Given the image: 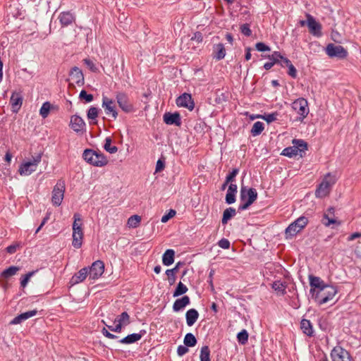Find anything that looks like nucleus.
<instances>
[{"mask_svg":"<svg viewBox=\"0 0 361 361\" xmlns=\"http://www.w3.org/2000/svg\"><path fill=\"white\" fill-rule=\"evenodd\" d=\"M336 293L337 290L334 286L326 285L325 287L317 290V292L312 295V297L321 305L331 300Z\"/></svg>","mask_w":361,"mask_h":361,"instance_id":"nucleus-1","label":"nucleus"},{"mask_svg":"<svg viewBox=\"0 0 361 361\" xmlns=\"http://www.w3.org/2000/svg\"><path fill=\"white\" fill-rule=\"evenodd\" d=\"M257 192L254 188L247 189L242 186L240 189V204L238 210L247 209L257 199Z\"/></svg>","mask_w":361,"mask_h":361,"instance_id":"nucleus-2","label":"nucleus"},{"mask_svg":"<svg viewBox=\"0 0 361 361\" xmlns=\"http://www.w3.org/2000/svg\"><path fill=\"white\" fill-rule=\"evenodd\" d=\"M293 146L285 148L281 154L286 157H292L293 156L300 155L302 157V154L307 149V143L302 140L294 139L293 140Z\"/></svg>","mask_w":361,"mask_h":361,"instance_id":"nucleus-3","label":"nucleus"},{"mask_svg":"<svg viewBox=\"0 0 361 361\" xmlns=\"http://www.w3.org/2000/svg\"><path fill=\"white\" fill-rule=\"evenodd\" d=\"M82 157L87 162L95 166L102 167L108 163L104 155L92 149H85Z\"/></svg>","mask_w":361,"mask_h":361,"instance_id":"nucleus-4","label":"nucleus"},{"mask_svg":"<svg viewBox=\"0 0 361 361\" xmlns=\"http://www.w3.org/2000/svg\"><path fill=\"white\" fill-rule=\"evenodd\" d=\"M335 177L331 176L330 173H327L315 191L316 197L323 198L327 196L331 191V187L335 184Z\"/></svg>","mask_w":361,"mask_h":361,"instance_id":"nucleus-5","label":"nucleus"},{"mask_svg":"<svg viewBox=\"0 0 361 361\" xmlns=\"http://www.w3.org/2000/svg\"><path fill=\"white\" fill-rule=\"evenodd\" d=\"M308 220L305 216H300L290 224L286 229V238H292L301 231L307 224Z\"/></svg>","mask_w":361,"mask_h":361,"instance_id":"nucleus-6","label":"nucleus"},{"mask_svg":"<svg viewBox=\"0 0 361 361\" xmlns=\"http://www.w3.org/2000/svg\"><path fill=\"white\" fill-rule=\"evenodd\" d=\"M41 154H38L37 157L33 158L32 160L22 163L18 169L20 175L27 176L35 171L38 164L41 161Z\"/></svg>","mask_w":361,"mask_h":361,"instance_id":"nucleus-7","label":"nucleus"},{"mask_svg":"<svg viewBox=\"0 0 361 361\" xmlns=\"http://www.w3.org/2000/svg\"><path fill=\"white\" fill-rule=\"evenodd\" d=\"M292 108L300 115V121H302L309 114L308 102L304 98L295 99L292 104Z\"/></svg>","mask_w":361,"mask_h":361,"instance_id":"nucleus-8","label":"nucleus"},{"mask_svg":"<svg viewBox=\"0 0 361 361\" xmlns=\"http://www.w3.org/2000/svg\"><path fill=\"white\" fill-rule=\"evenodd\" d=\"M65 192V183L62 180H59L56 185L54 187L51 196V202L54 206L61 205L64 197Z\"/></svg>","mask_w":361,"mask_h":361,"instance_id":"nucleus-9","label":"nucleus"},{"mask_svg":"<svg viewBox=\"0 0 361 361\" xmlns=\"http://www.w3.org/2000/svg\"><path fill=\"white\" fill-rule=\"evenodd\" d=\"M326 54L331 57L344 59L348 55V51L341 45L329 44L326 47Z\"/></svg>","mask_w":361,"mask_h":361,"instance_id":"nucleus-10","label":"nucleus"},{"mask_svg":"<svg viewBox=\"0 0 361 361\" xmlns=\"http://www.w3.org/2000/svg\"><path fill=\"white\" fill-rule=\"evenodd\" d=\"M104 264L101 260L95 261L92 263V266L88 269L89 278L90 279H97L104 273Z\"/></svg>","mask_w":361,"mask_h":361,"instance_id":"nucleus-11","label":"nucleus"},{"mask_svg":"<svg viewBox=\"0 0 361 361\" xmlns=\"http://www.w3.org/2000/svg\"><path fill=\"white\" fill-rule=\"evenodd\" d=\"M333 361H352L350 353L340 346L335 347L331 353Z\"/></svg>","mask_w":361,"mask_h":361,"instance_id":"nucleus-12","label":"nucleus"},{"mask_svg":"<svg viewBox=\"0 0 361 361\" xmlns=\"http://www.w3.org/2000/svg\"><path fill=\"white\" fill-rule=\"evenodd\" d=\"M102 107L104 109L107 115L111 114L116 119L118 116V111L116 108L114 101L106 96L102 97Z\"/></svg>","mask_w":361,"mask_h":361,"instance_id":"nucleus-13","label":"nucleus"},{"mask_svg":"<svg viewBox=\"0 0 361 361\" xmlns=\"http://www.w3.org/2000/svg\"><path fill=\"white\" fill-rule=\"evenodd\" d=\"M176 104L179 107H184L190 111L193 110L195 103L190 94L183 93L176 99Z\"/></svg>","mask_w":361,"mask_h":361,"instance_id":"nucleus-14","label":"nucleus"},{"mask_svg":"<svg viewBox=\"0 0 361 361\" xmlns=\"http://www.w3.org/2000/svg\"><path fill=\"white\" fill-rule=\"evenodd\" d=\"M307 25L308 26L310 32L314 36L319 37L322 35V25L319 23L317 22L313 16L310 14H306Z\"/></svg>","mask_w":361,"mask_h":361,"instance_id":"nucleus-15","label":"nucleus"},{"mask_svg":"<svg viewBox=\"0 0 361 361\" xmlns=\"http://www.w3.org/2000/svg\"><path fill=\"white\" fill-rule=\"evenodd\" d=\"M116 99L119 107L125 112L129 113L133 110V105L130 103L128 96L123 92H118Z\"/></svg>","mask_w":361,"mask_h":361,"instance_id":"nucleus-16","label":"nucleus"},{"mask_svg":"<svg viewBox=\"0 0 361 361\" xmlns=\"http://www.w3.org/2000/svg\"><path fill=\"white\" fill-rule=\"evenodd\" d=\"M70 127L78 133H83L85 132L86 124L80 116L73 115L71 117Z\"/></svg>","mask_w":361,"mask_h":361,"instance_id":"nucleus-17","label":"nucleus"},{"mask_svg":"<svg viewBox=\"0 0 361 361\" xmlns=\"http://www.w3.org/2000/svg\"><path fill=\"white\" fill-rule=\"evenodd\" d=\"M114 323L116 324L115 329H111V331L118 333L121 332L123 326L130 324V317L128 314L126 312H123L115 319Z\"/></svg>","mask_w":361,"mask_h":361,"instance_id":"nucleus-18","label":"nucleus"},{"mask_svg":"<svg viewBox=\"0 0 361 361\" xmlns=\"http://www.w3.org/2000/svg\"><path fill=\"white\" fill-rule=\"evenodd\" d=\"M310 293L311 295L314 294L317 290H319L320 288H322L326 286L324 281H322L319 277L310 276Z\"/></svg>","mask_w":361,"mask_h":361,"instance_id":"nucleus-19","label":"nucleus"},{"mask_svg":"<svg viewBox=\"0 0 361 361\" xmlns=\"http://www.w3.org/2000/svg\"><path fill=\"white\" fill-rule=\"evenodd\" d=\"M164 121L167 125H176L180 126L181 124L180 116L178 113H165L163 116Z\"/></svg>","mask_w":361,"mask_h":361,"instance_id":"nucleus-20","label":"nucleus"},{"mask_svg":"<svg viewBox=\"0 0 361 361\" xmlns=\"http://www.w3.org/2000/svg\"><path fill=\"white\" fill-rule=\"evenodd\" d=\"M190 303V299L188 295H184L180 298L175 300L173 305V310L175 312H178L185 309Z\"/></svg>","mask_w":361,"mask_h":361,"instance_id":"nucleus-21","label":"nucleus"},{"mask_svg":"<svg viewBox=\"0 0 361 361\" xmlns=\"http://www.w3.org/2000/svg\"><path fill=\"white\" fill-rule=\"evenodd\" d=\"M70 77L73 82H75L78 85H83L84 84V76L82 71L75 66L70 71Z\"/></svg>","mask_w":361,"mask_h":361,"instance_id":"nucleus-22","label":"nucleus"},{"mask_svg":"<svg viewBox=\"0 0 361 361\" xmlns=\"http://www.w3.org/2000/svg\"><path fill=\"white\" fill-rule=\"evenodd\" d=\"M84 239L83 231H73L72 233V245L75 249H79L82 247Z\"/></svg>","mask_w":361,"mask_h":361,"instance_id":"nucleus-23","label":"nucleus"},{"mask_svg":"<svg viewBox=\"0 0 361 361\" xmlns=\"http://www.w3.org/2000/svg\"><path fill=\"white\" fill-rule=\"evenodd\" d=\"M36 314H37V310H35L22 313V314L18 315L17 317H14L10 322V324L16 325V324H20L22 322L25 321L26 319L35 316Z\"/></svg>","mask_w":361,"mask_h":361,"instance_id":"nucleus-24","label":"nucleus"},{"mask_svg":"<svg viewBox=\"0 0 361 361\" xmlns=\"http://www.w3.org/2000/svg\"><path fill=\"white\" fill-rule=\"evenodd\" d=\"M10 104H11L13 111L17 112L23 104V97L20 93L13 92L10 99Z\"/></svg>","mask_w":361,"mask_h":361,"instance_id":"nucleus-25","label":"nucleus"},{"mask_svg":"<svg viewBox=\"0 0 361 361\" xmlns=\"http://www.w3.org/2000/svg\"><path fill=\"white\" fill-rule=\"evenodd\" d=\"M58 18L63 27L71 25L75 20L74 15L69 11L61 13Z\"/></svg>","mask_w":361,"mask_h":361,"instance_id":"nucleus-26","label":"nucleus"},{"mask_svg":"<svg viewBox=\"0 0 361 361\" xmlns=\"http://www.w3.org/2000/svg\"><path fill=\"white\" fill-rule=\"evenodd\" d=\"M87 275H89L88 268H82L71 278V283L73 285L79 283L83 281Z\"/></svg>","mask_w":361,"mask_h":361,"instance_id":"nucleus-27","label":"nucleus"},{"mask_svg":"<svg viewBox=\"0 0 361 361\" xmlns=\"http://www.w3.org/2000/svg\"><path fill=\"white\" fill-rule=\"evenodd\" d=\"M300 329L303 334L307 336L312 337L314 336V329L312 323L310 320L303 319L300 322Z\"/></svg>","mask_w":361,"mask_h":361,"instance_id":"nucleus-28","label":"nucleus"},{"mask_svg":"<svg viewBox=\"0 0 361 361\" xmlns=\"http://www.w3.org/2000/svg\"><path fill=\"white\" fill-rule=\"evenodd\" d=\"M238 187L235 184L231 183L226 195V202L227 204H233L235 201V194Z\"/></svg>","mask_w":361,"mask_h":361,"instance_id":"nucleus-29","label":"nucleus"},{"mask_svg":"<svg viewBox=\"0 0 361 361\" xmlns=\"http://www.w3.org/2000/svg\"><path fill=\"white\" fill-rule=\"evenodd\" d=\"M199 313L195 309H190L185 314L186 322L189 326H192L197 320Z\"/></svg>","mask_w":361,"mask_h":361,"instance_id":"nucleus-30","label":"nucleus"},{"mask_svg":"<svg viewBox=\"0 0 361 361\" xmlns=\"http://www.w3.org/2000/svg\"><path fill=\"white\" fill-rule=\"evenodd\" d=\"M175 252L173 250L169 249L163 255L162 262L166 266L172 264L174 262Z\"/></svg>","mask_w":361,"mask_h":361,"instance_id":"nucleus-31","label":"nucleus"},{"mask_svg":"<svg viewBox=\"0 0 361 361\" xmlns=\"http://www.w3.org/2000/svg\"><path fill=\"white\" fill-rule=\"evenodd\" d=\"M214 58L221 60L225 57L226 50L223 44H217L214 47Z\"/></svg>","mask_w":361,"mask_h":361,"instance_id":"nucleus-32","label":"nucleus"},{"mask_svg":"<svg viewBox=\"0 0 361 361\" xmlns=\"http://www.w3.org/2000/svg\"><path fill=\"white\" fill-rule=\"evenodd\" d=\"M82 225L83 223L81 215L78 213H75L73 215V223L72 225L73 231H83Z\"/></svg>","mask_w":361,"mask_h":361,"instance_id":"nucleus-33","label":"nucleus"},{"mask_svg":"<svg viewBox=\"0 0 361 361\" xmlns=\"http://www.w3.org/2000/svg\"><path fill=\"white\" fill-rule=\"evenodd\" d=\"M142 336V334H133L127 336L120 341L121 343L130 344L133 343L141 339Z\"/></svg>","mask_w":361,"mask_h":361,"instance_id":"nucleus-34","label":"nucleus"},{"mask_svg":"<svg viewBox=\"0 0 361 361\" xmlns=\"http://www.w3.org/2000/svg\"><path fill=\"white\" fill-rule=\"evenodd\" d=\"M235 214H236L235 209L232 207H229V208H227L226 209H225L224 212V214H223V218H222V221H221L222 224H227L228 220H230L233 216H234L235 215Z\"/></svg>","mask_w":361,"mask_h":361,"instance_id":"nucleus-35","label":"nucleus"},{"mask_svg":"<svg viewBox=\"0 0 361 361\" xmlns=\"http://www.w3.org/2000/svg\"><path fill=\"white\" fill-rule=\"evenodd\" d=\"M181 265L180 262L176 264V267L171 269H167L166 271V274L169 276V281L170 284H173L175 282L176 277L175 274L178 271V268Z\"/></svg>","mask_w":361,"mask_h":361,"instance_id":"nucleus-36","label":"nucleus"},{"mask_svg":"<svg viewBox=\"0 0 361 361\" xmlns=\"http://www.w3.org/2000/svg\"><path fill=\"white\" fill-rule=\"evenodd\" d=\"M264 129V125L262 122H255L251 129V134L253 136L259 135Z\"/></svg>","mask_w":361,"mask_h":361,"instance_id":"nucleus-37","label":"nucleus"},{"mask_svg":"<svg viewBox=\"0 0 361 361\" xmlns=\"http://www.w3.org/2000/svg\"><path fill=\"white\" fill-rule=\"evenodd\" d=\"M112 140L110 137H107L105 139L104 145V149L110 154H114L118 151L117 147L111 145Z\"/></svg>","mask_w":361,"mask_h":361,"instance_id":"nucleus-38","label":"nucleus"},{"mask_svg":"<svg viewBox=\"0 0 361 361\" xmlns=\"http://www.w3.org/2000/svg\"><path fill=\"white\" fill-rule=\"evenodd\" d=\"M141 221V217L138 215H133L128 218L127 225L130 228H137Z\"/></svg>","mask_w":361,"mask_h":361,"instance_id":"nucleus-39","label":"nucleus"},{"mask_svg":"<svg viewBox=\"0 0 361 361\" xmlns=\"http://www.w3.org/2000/svg\"><path fill=\"white\" fill-rule=\"evenodd\" d=\"M184 344L188 347H193L197 343V339L191 333H188L184 338Z\"/></svg>","mask_w":361,"mask_h":361,"instance_id":"nucleus-40","label":"nucleus"},{"mask_svg":"<svg viewBox=\"0 0 361 361\" xmlns=\"http://www.w3.org/2000/svg\"><path fill=\"white\" fill-rule=\"evenodd\" d=\"M188 290V289L185 285H184L182 282H179L173 293V297L176 298L182 295L185 294Z\"/></svg>","mask_w":361,"mask_h":361,"instance_id":"nucleus-41","label":"nucleus"},{"mask_svg":"<svg viewBox=\"0 0 361 361\" xmlns=\"http://www.w3.org/2000/svg\"><path fill=\"white\" fill-rule=\"evenodd\" d=\"M98 114H99V109L97 107H94V106H91L87 111V118L90 120H92V121H94L92 123L95 124V123H97L96 118L98 116Z\"/></svg>","mask_w":361,"mask_h":361,"instance_id":"nucleus-42","label":"nucleus"},{"mask_svg":"<svg viewBox=\"0 0 361 361\" xmlns=\"http://www.w3.org/2000/svg\"><path fill=\"white\" fill-rule=\"evenodd\" d=\"M272 288L277 291L279 294L284 295L286 293V286L283 283L277 281L273 283Z\"/></svg>","mask_w":361,"mask_h":361,"instance_id":"nucleus-43","label":"nucleus"},{"mask_svg":"<svg viewBox=\"0 0 361 361\" xmlns=\"http://www.w3.org/2000/svg\"><path fill=\"white\" fill-rule=\"evenodd\" d=\"M19 270L20 268L18 267H10L2 272L1 276L8 279L12 276H14Z\"/></svg>","mask_w":361,"mask_h":361,"instance_id":"nucleus-44","label":"nucleus"},{"mask_svg":"<svg viewBox=\"0 0 361 361\" xmlns=\"http://www.w3.org/2000/svg\"><path fill=\"white\" fill-rule=\"evenodd\" d=\"M200 360L210 361V350L209 347L207 345H204L201 348Z\"/></svg>","mask_w":361,"mask_h":361,"instance_id":"nucleus-45","label":"nucleus"},{"mask_svg":"<svg viewBox=\"0 0 361 361\" xmlns=\"http://www.w3.org/2000/svg\"><path fill=\"white\" fill-rule=\"evenodd\" d=\"M248 333L245 329L242 330L237 335V339L239 343L245 345L248 341Z\"/></svg>","mask_w":361,"mask_h":361,"instance_id":"nucleus-46","label":"nucleus"},{"mask_svg":"<svg viewBox=\"0 0 361 361\" xmlns=\"http://www.w3.org/2000/svg\"><path fill=\"white\" fill-rule=\"evenodd\" d=\"M51 109V104L49 102H44L39 110V114L42 116V118H45L48 116L49 111Z\"/></svg>","mask_w":361,"mask_h":361,"instance_id":"nucleus-47","label":"nucleus"},{"mask_svg":"<svg viewBox=\"0 0 361 361\" xmlns=\"http://www.w3.org/2000/svg\"><path fill=\"white\" fill-rule=\"evenodd\" d=\"M336 222V221L334 219L333 216L329 215V214H324L323 224L325 226H329L330 225L335 224Z\"/></svg>","mask_w":361,"mask_h":361,"instance_id":"nucleus-48","label":"nucleus"},{"mask_svg":"<svg viewBox=\"0 0 361 361\" xmlns=\"http://www.w3.org/2000/svg\"><path fill=\"white\" fill-rule=\"evenodd\" d=\"M278 113H272L269 114H265L262 116V118L265 120L267 123H271L277 120Z\"/></svg>","mask_w":361,"mask_h":361,"instance_id":"nucleus-49","label":"nucleus"},{"mask_svg":"<svg viewBox=\"0 0 361 361\" xmlns=\"http://www.w3.org/2000/svg\"><path fill=\"white\" fill-rule=\"evenodd\" d=\"M35 273V271H30L29 273H27V274H25L22 279H21V281H20V285L23 288H25L29 280L30 279V278L34 275V274Z\"/></svg>","mask_w":361,"mask_h":361,"instance_id":"nucleus-50","label":"nucleus"},{"mask_svg":"<svg viewBox=\"0 0 361 361\" xmlns=\"http://www.w3.org/2000/svg\"><path fill=\"white\" fill-rule=\"evenodd\" d=\"M81 99H85L86 102H91L93 100V95L87 94L85 90H82L79 94Z\"/></svg>","mask_w":361,"mask_h":361,"instance_id":"nucleus-51","label":"nucleus"},{"mask_svg":"<svg viewBox=\"0 0 361 361\" xmlns=\"http://www.w3.org/2000/svg\"><path fill=\"white\" fill-rule=\"evenodd\" d=\"M176 212L175 210L170 209L167 214H164L161 217V222L162 223L167 222L170 219L173 218L176 215Z\"/></svg>","mask_w":361,"mask_h":361,"instance_id":"nucleus-52","label":"nucleus"},{"mask_svg":"<svg viewBox=\"0 0 361 361\" xmlns=\"http://www.w3.org/2000/svg\"><path fill=\"white\" fill-rule=\"evenodd\" d=\"M238 170L235 169H233L227 176H226V184H228L229 183H232L236 175L238 174Z\"/></svg>","mask_w":361,"mask_h":361,"instance_id":"nucleus-53","label":"nucleus"},{"mask_svg":"<svg viewBox=\"0 0 361 361\" xmlns=\"http://www.w3.org/2000/svg\"><path fill=\"white\" fill-rule=\"evenodd\" d=\"M83 62L91 71L96 72L97 71V68L94 65V62L90 59H83Z\"/></svg>","mask_w":361,"mask_h":361,"instance_id":"nucleus-54","label":"nucleus"},{"mask_svg":"<svg viewBox=\"0 0 361 361\" xmlns=\"http://www.w3.org/2000/svg\"><path fill=\"white\" fill-rule=\"evenodd\" d=\"M269 59L274 64L279 63L280 59H282V55L279 52L275 51L269 56Z\"/></svg>","mask_w":361,"mask_h":361,"instance_id":"nucleus-55","label":"nucleus"},{"mask_svg":"<svg viewBox=\"0 0 361 361\" xmlns=\"http://www.w3.org/2000/svg\"><path fill=\"white\" fill-rule=\"evenodd\" d=\"M288 68V74L291 76L293 78H295L297 77V70L294 67V66L290 63L288 66H287Z\"/></svg>","mask_w":361,"mask_h":361,"instance_id":"nucleus-56","label":"nucleus"},{"mask_svg":"<svg viewBox=\"0 0 361 361\" xmlns=\"http://www.w3.org/2000/svg\"><path fill=\"white\" fill-rule=\"evenodd\" d=\"M218 245L223 249H228L230 247V242L226 238H222L218 242Z\"/></svg>","mask_w":361,"mask_h":361,"instance_id":"nucleus-57","label":"nucleus"},{"mask_svg":"<svg viewBox=\"0 0 361 361\" xmlns=\"http://www.w3.org/2000/svg\"><path fill=\"white\" fill-rule=\"evenodd\" d=\"M240 31L243 34L246 36H250L252 34V31L247 24H243L240 26Z\"/></svg>","mask_w":361,"mask_h":361,"instance_id":"nucleus-58","label":"nucleus"},{"mask_svg":"<svg viewBox=\"0 0 361 361\" xmlns=\"http://www.w3.org/2000/svg\"><path fill=\"white\" fill-rule=\"evenodd\" d=\"M256 49L259 51H270L269 47H268L267 45H266L263 42H258V43H257L256 44Z\"/></svg>","mask_w":361,"mask_h":361,"instance_id":"nucleus-59","label":"nucleus"},{"mask_svg":"<svg viewBox=\"0 0 361 361\" xmlns=\"http://www.w3.org/2000/svg\"><path fill=\"white\" fill-rule=\"evenodd\" d=\"M188 352V346L185 345H179L177 349V353L179 356H183Z\"/></svg>","mask_w":361,"mask_h":361,"instance_id":"nucleus-60","label":"nucleus"},{"mask_svg":"<svg viewBox=\"0 0 361 361\" xmlns=\"http://www.w3.org/2000/svg\"><path fill=\"white\" fill-rule=\"evenodd\" d=\"M202 35L199 32H195L191 38L192 41H195L197 43H201L202 42Z\"/></svg>","mask_w":361,"mask_h":361,"instance_id":"nucleus-61","label":"nucleus"},{"mask_svg":"<svg viewBox=\"0 0 361 361\" xmlns=\"http://www.w3.org/2000/svg\"><path fill=\"white\" fill-rule=\"evenodd\" d=\"M165 163L164 161L159 159L157 161L155 172H159L164 169Z\"/></svg>","mask_w":361,"mask_h":361,"instance_id":"nucleus-62","label":"nucleus"},{"mask_svg":"<svg viewBox=\"0 0 361 361\" xmlns=\"http://www.w3.org/2000/svg\"><path fill=\"white\" fill-rule=\"evenodd\" d=\"M19 247L18 244H13L6 247L7 252L13 254L16 252L17 248Z\"/></svg>","mask_w":361,"mask_h":361,"instance_id":"nucleus-63","label":"nucleus"},{"mask_svg":"<svg viewBox=\"0 0 361 361\" xmlns=\"http://www.w3.org/2000/svg\"><path fill=\"white\" fill-rule=\"evenodd\" d=\"M290 61L286 58V57H283L282 56V59H280L279 63L282 66V67H284V66H288L290 63Z\"/></svg>","mask_w":361,"mask_h":361,"instance_id":"nucleus-64","label":"nucleus"}]
</instances>
